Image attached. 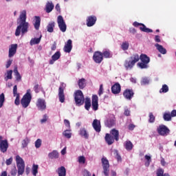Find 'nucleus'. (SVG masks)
Instances as JSON below:
<instances>
[{
  "label": "nucleus",
  "instance_id": "nucleus-1",
  "mask_svg": "<svg viewBox=\"0 0 176 176\" xmlns=\"http://www.w3.org/2000/svg\"><path fill=\"white\" fill-rule=\"evenodd\" d=\"M16 29L15 30V36H20V34L24 35L28 32V28H30V23L27 22V11L23 10L19 17L17 19Z\"/></svg>",
  "mask_w": 176,
  "mask_h": 176
},
{
  "label": "nucleus",
  "instance_id": "nucleus-2",
  "mask_svg": "<svg viewBox=\"0 0 176 176\" xmlns=\"http://www.w3.org/2000/svg\"><path fill=\"white\" fill-rule=\"evenodd\" d=\"M92 107L93 111H98V96L97 95H92V98H86L85 101V109L89 111Z\"/></svg>",
  "mask_w": 176,
  "mask_h": 176
},
{
  "label": "nucleus",
  "instance_id": "nucleus-3",
  "mask_svg": "<svg viewBox=\"0 0 176 176\" xmlns=\"http://www.w3.org/2000/svg\"><path fill=\"white\" fill-rule=\"evenodd\" d=\"M139 61L140 55H138V54H133L131 56H130L129 60H125L124 65L126 69H131V68L135 65V63H138Z\"/></svg>",
  "mask_w": 176,
  "mask_h": 176
},
{
  "label": "nucleus",
  "instance_id": "nucleus-4",
  "mask_svg": "<svg viewBox=\"0 0 176 176\" xmlns=\"http://www.w3.org/2000/svg\"><path fill=\"white\" fill-rule=\"evenodd\" d=\"M32 100V95H31V89H29L21 100V104L23 108H28V106L31 104Z\"/></svg>",
  "mask_w": 176,
  "mask_h": 176
},
{
  "label": "nucleus",
  "instance_id": "nucleus-5",
  "mask_svg": "<svg viewBox=\"0 0 176 176\" xmlns=\"http://www.w3.org/2000/svg\"><path fill=\"white\" fill-rule=\"evenodd\" d=\"M16 167L18 168V175H23L24 174V170L25 168V164L24 160L20 157V155L16 156Z\"/></svg>",
  "mask_w": 176,
  "mask_h": 176
},
{
  "label": "nucleus",
  "instance_id": "nucleus-6",
  "mask_svg": "<svg viewBox=\"0 0 176 176\" xmlns=\"http://www.w3.org/2000/svg\"><path fill=\"white\" fill-rule=\"evenodd\" d=\"M74 100L76 102V105L80 107L85 104V96L83 95V92L80 90H77L74 93Z\"/></svg>",
  "mask_w": 176,
  "mask_h": 176
},
{
  "label": "nucleus",
  "instance_id": "nucleus-7",
  "mask_svg": "<svg viewBox=\"0 0 176 176\" xmlns=\"http://www.w3.org/2000/svg\"><path fill=\"white\" fill-rule=\"evenodd\" d=\"M101 162L103 167V174L105 176H109V161H108L107 157H102Z\"/></svg>",
  "mask_w": 176,
  "mask_h": 176
},
{
  "label": "nucleus",
  "instance_id": "nucleus-8",
  "mask_svg": "<svg viewBox=\"0 0 176 176\" xmlns=\"http://www.w3.org/2000/svg\"><path fill=\"white\" fill-rule=\"evenodd\" d=\"M57 23L60 31L62 32H65V31H67V24H65V21H64V18H63V16L59 15L58 16Z\"/></svg>",
  "mask_w": 176,
  "mask_h": 176
},
{
  "label": "nucleus",
  "instance_id": "nucleus-9",
  "mask_svg": "<svg viewBox=\"0 0 176 176\" xmlns=\"http://www.w3.org/2000/svg\"><path fill=\"white\" fill-rule=\"evenodd\" d=\"M2 136H0V151L2 153H6V152H8L9 143H8V140H2Z\"/></svg>",
  "mask_w": 176,
  "mask_h": 176
},
{
  "label": "nucleus",
  "instance_id": "nucleus-10",
  "mask_svg": "<svg viewBox=\"0 0 176 176\" xmlns=\"http://www.w3.org/2000/svg\"><path fill=\"white\" fill-rule=\"evenodd\" d=\"M93 60L96 64H101L104 60L102 54L100 51H96L94 53Z\"/></svg>",
  "mask_w": 176,
  "mask_h": 176
},
{
  "label": "nucleus",
  "instance_id": "nucleus-11",
  "mask_svg": "<svg viewBox=\"0 0 176 176\" xmlns=\"http://www.w3.org/2000/svg\"><path fill=\"white\" fill-rule=\"evenodd\" d=\"M104 124L107 127H113V126L116 124V118H115V116L110 115L109 118L105 121Z\"/></svg>",
  "mask_w": 176,
  "mask_h": 176
},
{
  "label": "nucleus",
  "instance_id": "nucleus-12",
  "mask_svg": "<svg viewBox=\"0 0 176 176\" xmlns=\"http://www.w3.org/2000/svg\"><path fill=\"white\" fill-rule=\"evenodd\" d=\"M157 131L160 135H167L170 133V129L166 125H160L157 129Z\"/></svg>",
  "mask_w": 176,
  "mask_h": 176
},
{
  "label": "nucleus",
  "instance_id": "nucleus-13",
  "mask_svg": "<svg viewBox=\"0 0 176 176\" xmlns=\"http://www.w3.org/2000/svg\"><path fill=\"white\" fill-rule=\"evenodd\" d=\"M36 105L38 111H45L46 109V101H45V99L38 98Z\"/></svg>",
  "mask_w": 176,
  "mask_h": 176
},
{
  "label": "nucleus",
  "instance_id": "nucleus-14",
  "mask_svg": "<svg viewBox=\"0 0 176 176\" xmlns=\"http://www.w3.org/2000/svg\"><path fill=\"white\" fill-rule=\"evenodd\" d=\"M97 22V16L94 15H91L87 17L86 24L88 27H93L94 24Z\"/></svg>",
  "mask_w": 176,
  "mask_h": 176
},
{
  "label": "nucleus",
  "instance_id": "nucleus-15",
  "mask_svg": "<svg viewBox=\"0 0 176 176\" xmlns=\"http://www.w3.org/2000/svg\"><path fill=\"white\" fill-rule=\"evenodd\" d=\"M133 25L134 27H139V25H141L142 27L140 28V30H142L143 32H147V33L153 32V30L146 28V26L144 25V23H140L135 21L133 23Z\"/></svg>",
  "mask_w": 176,
  "mask_h": 176
},
{
  "label": "nucleus",
  "instance_id": "nucleus-16",
  "mask_svg": "<svg viewBox=\"0 0 176 176\" xmlns=\"http://www.w3.org/2000/svg\"><path fill=\"white\" fill-rule=\"evenodd\" d=\"M123 96L126 100H131L134 97V91L133 89H126L123 92Z\"/></svg>",
  "mask_w": 176,
  "mask_h": 176
},
{
  "label": "nucleus",
  "instance_id": "nucleus-17",
  "mask_svg": "<svg viewBox=\"0 0 176 176\" xmlns=\"http://www.w3.org/2000/svg\"><path fill=\"white\" fill-rule=\"evenodd\" d=\"M92 127L96 133H100L101 131V121L97 119L94 120Z\"/></svg>",
  "mask_w": 176,
  "mask_h": 176
},
{
  "label": "nucleus",
  "instance_id": "nucleus-18",
  "mask_svg": "<svg viewBox=\"0 0 176 176\" xmlns=\"http://www.w3.org/2000/svg\"><path fill=\"white\" fill-rule=\"evenodd\" d=\"M13 96L16 97L14 100L15 105H20V94L17 92V85L13 87Z\"/></svg>",
  "mask_w": 176,
  "mask_h": 176
},
{
  "label": "nucleus",
  "instance_id": "nucleus-19",
  "mask_svg": "<svg viewBox=\"0 0 176 176\" xmlns=\"http://www.w3.org/2000/svg\"><path fill=\"white\" fill-rule=\"evenodd\" d=\"M122 90V87H120V84L119 82L115 83L112 87H111V92L113 94H119Z\"/></svg>",
  "mask_w": 176,
  "mask_h": 176
},
{
  "label": "nucleus",
  "instance_id": "nucleus-20",
  "mask_svg": "<svg viewBox=\"0 0 176 176\" xmlns=\"http://www.w3.org/2000/svg\"><path fill=\"white\" fill-rule=\"evenodd\" d=\"M63 50L65 53H71V50H72V40L69 39L67 41V43L63 47Z\"/></svg>",
  "mask_w": 176,
  "mask_h": 176
},
{
  "label": "nucleus",
  "instance_id": "nucleus-21",
  "mask_svg": "<svg viewBox=\"0 0 176 176\" xmlns=\"http://www.w3.org/2000/svg\"><path fill=\"white\" fill-rule=\"evenodd\" d=\"M58 98L60 102H65V95L64 94V88L63 87H59L58 88Z\"/></svg>",
  "mask_w": 176,
  "mask_h": 176
},
{
  "label": "nucleus",
  "instance_id": "nucleus-22",
  "mask_svg": "<svg viewBox=\"0 0 176 176\" xmlns=\"http://www.w3.org/2000/svg\"><path fill=\"white\" fill-rule=\"evenodd\" d=\"M54 9V4H53V1H47L45 4V8L44 10L46 13H51Z\"/></svg>",
  "mask_w": 176,
  "mask_h": 176
},
{
  "label": "nucleus",
  "instance_id": "nucleus-23",
  "mask_svg": "<svg viewBox=\"0 0 176 176\" xmlns=\"http://www.w3.org/2000/svg\"><path fill=\"white\" fill-rule=\"evenodd\" d=\"M17 52V44H12L11 45L10 47L9 48V57H13L16 54Z\"/></svg>",
  "mask_w": 176,
  "mask_h": 176
},
{
  "label": "nucleus",
  "instance_id": "nucleus-24",
  "mask_svg": "<svg viewBox=\"0 0 176 176\" xmlns=\"http://www.w3.org/2000/svg\"><path fill=\"white\" fill-rule=\"evenodd\" d=\"M104 140L107 145H112L115 142V138L111 135V133H106Z\"/></svg>",
  "mask_w": 176,
  "mask_h": 176
},
{
  "label": "nucleus",
  "instance_id": "nucleus-25",
  "mask_svg": "<svg viewBox=\"0 0 176 176\" xmlns=\"http://www.w3.org/2000/svg\"><path fill=\"white\" fill-rule=\"evenodd\" d=\"M60 57H61V53L58 51L54 55H52V59L50 60L49 63L52 65V64H54V62L57 61V60H58Z\"/></svg>",
  "mask_w": 176,
  "mask_h": 176
},
{
  "label": "nucleus",
  "instance_id": "nucleus-26",
  "mask_svg": "<svg viewBox=\"0 0 176 176\" xmlns=\"http://www.w3.org/2000/svg\"><path fill=\"white\" fill-rule=\"evenodd\" d=\"M110 135L113 137L116 141H119V131L116 129H113L110 131Z\"/></svg>",
  "mask_w": 176,
  "mask_h": 176
},
{
  "label": "nucleus",
  "instance_id": "nucleus-27",
  "mask_svg": "<svg viewBox=\"0 0 176 176\" xmlns=\"http://www.w3.org/2000/svg\"><path fill=\"white\" fill-rule=\"evenodd\" d=\"M56 173L58 175V176H67V169H65V167L60 166L56 170Z\"/></svg>",
  "mask_w": 176,
  "mask_h": 176
},
{
  "label": "nucleus",
  "instance_id": "nucleus-28",
  "mask_svg": "<svg viewBox=\"0 0 176 176\" xmlns=\"http://www.w3.org/2000/svg\"><path fill=\"white\" fill-rule=\"evenodd\" d=\"M34 27L35 30H39V28L41 27V17L38 16H34Z\"/></svg>",
  "mask_w": 176,
  "mask_h": 176
},
{
  "label": "nucleus",
  "instance_id": "nucleus-29",
  "mask_svg": "<svg viewBox=\"0 0 176 176\" xmlns=\"http://www.w3.org/2000/svg\"><path fill=\"white\" fill-rule=\"evenodd\" d=\"M140 60L142 61V63H145L146 64H149L151 61V58L145 54H142L140 55Z\"/></svg>",
  "mask_w": 176,
  "mask_h": 176
},
{
  "label": "nucleus",
  "instance_id": "nucleus-30",
  "mask_svg": "<svg viewBox=\"0 0 176 176\" xmlns=\"http://www.w3.org/2000/svg\"><path fill=\"white\" fill-rule=\"evenodd\" d=\"M79 134L81 137H84L85 140H87L89 138V133H87V131L85 128H81L80 129Z\"/></svg>",
  "mask_w": 176,
  "mask_h": 176
},
{
  "label": "nucleus",
  "instance_id": "nucleus-31",
  "mask_svg": "<svg viewBox=\"0 0 176 176\" xmlns=\"http://www.w3.org/2000/svg\"><path fill=\"white\" fill-rule=\"evenodd\" d=\"M78 85L79 87V89H83L86 87V79L85 78H81L79 79L78 81Z\"/></svg>",
  "mask_w": 176,
  "mask_h": 176
},
{
  "label": "nucleus",
  "instance_id": "nucleus-32",
  "mask_svg": "<svg viewBox=\"0 0 176 176\" xmlns=\"http://www.w3.org/2000/svg\"><path fill=\"white\" fill-rule=\"evenodd\" d=\"M155 47H157L158 52H160V53L162 54H166V53H167V50L163 47V45H160L159 43L155 44Z\"/></svg>",
  "mask_w": 176,
  "mask_h": 176
},
{
  "label": "nucleus",
  "instance_id": "nucleus-33",
  "mask_svg": "<svg viewBox=\"0 0 176 176\" xmlns=\"http://www.w3.org/2000/svg\"><path fill=\"white\" fill-rule=\"evenodd\" d=\"M14 73L15 75L16 81L20 82L21 80V75H20V73L19 72V70L17 69V66L14 67Z\"/></svg>",
  "mask_w": 176,
  "mask_h": 176
},
{
  "label": "nucleus",
  "instance_id": "nucleus-34",
  "mask_svg": "<svg viewBox=\"0 0 176 176\" xmlns=\"http://www.w3.org/2000/svg\"><path fill=\"white\" fill-rule=\"evenodd\" d=\"M56 25V23H54V21L50 22L47 26V30L48 32H53V31H54V27Z\"/></svg>",
  "mask_w": 176,
  "mask_h": 176
},
{
  "label": "nucleus",
  "instance_id": "nucleus-35",
  "mask_svg": "<svg viewBox=\"0 0 176 176\" xmlns=\"http://www.w3.org/2000/svg\"><path fill=\"white\" fill-rule=\"evenodd\" d=\"M41 38H34L30 40V46H33V45H38L41 43Z\"/></svg>",
  "mask_w": 176,
  "mask_h": 176
},
{
  "label": "nucleus",
  "instance_id": "nucleus-36",
  "mask_svg": "<svg viewBox=\"0 0 176 176\" xmlns=\"http://www.w3.org/2000/svg\"><path fill=\"white\" fill-rule=\"evenodd\" d=\"M48 157H50V159H57L58 158V153L54 151L48 154Z\"/></svg>",
  "mask_w": 176,
  "mask_h": 176
},
{
  "label": "nucleus",
  "instance_id": "nucleus-37",
  "mask_svg": "<svg viewBox=\"0 0 176 176\" xmlns=\"http://www.w3.org/2000/svg\"><path fill=\"white\" fill-rule=\"evenodd\" d=\"M13 71L12 70H8L7 71V76L4 78L6 82H8L9 79H13Z\"/></svg>",
  "mask_w": 176,
  "mask_h": 176
},
{
  "label": "nucleus",
  "instance_id": "nucleus-38",
  "mask_svg": "<svg viewBox=\"0 0 176 176\" xmlns=\"http://www.w3.org/2000/svg\"><path fill=\"white\" fill-rule=\"evenodd\" d=\"M157 176H170L168 173H164V170L159 168L157 170Z\"/></svg>",
  "mask_w": 176,
  "mask_h": 176
},
{
  "label": "nucleus",
  "instance_id": "nucleus-39",
  "mask_svg": "<svg viewBox=\"0 0 176 176\" xmlns=\"http://www.w3.org/2000/svg\"><path fill=\"white\" fill-rule=\"evenodd\" d=\"M34 90L35 93L38 94L41 91H43V87H42L41 85H39L38 84H36L34 87ZM43 93H45V92L43 91Z\"/></svg>",
  "mask_w": 176,
  "mask_h": 176
},
{
  "label": "nucleus",
  "instance_id": "nucleus-40",
  "mask_svg": "<svg viewBox=\"0 0 176 176\" xmlns=\"http://www.w3.org/2000/svg\"><path fill=\"white\" fill-rule=\"evenodd\" d=\"M124 146L126 151H131V149H133V143L130 141H126Z\"/></svg>",
  "mask_w": 176,
  "mask_h": 176
},
{
  "label": "nucleus",
  "instance_id": "nucleus-41",
  "mask_svg": "<svg viewBox=\"0 0 176 176\" xmlns=\"http://www.w3.org/2000/svg\"><path fill=\"white\" fill-rule=\"evenodd\" d=\"M38 168H39V166L34 164L32 168V173L34 176H36L38 174Z\"/></svg>",
  "mask_w": 176,
  "mask_h": 176
},
{
  "label": "nucleus",
  "instance_id": "nucleus-42",
  "mask_svg": "<svg viewBox=\"0 0 176 176\" xmlns=\"http://www.w3.org/2000/svg\"><path fill=\"white\" fill-rule=\"evenodd\" d=\"M149 78L147 77H144L142 78L141 81H140V85L142 86H146V85H149Z\"/></svg>",
  "mask_w": 176,
  "mask_h": 176
},
{
  "label": "nucleus",
  "instance_id": "nucleus-43",
  "mask_svg": "<svg viewBox=\"0 0 176 176\" xmlns=\"http://www.w3.org/2000/svg\"><path fill=\"white\" fill-rule=\"evenodd\" d=\"M102 54V57H104V58H111L112 54H111V51L106 50L104 51Z\"/></svg>",
  "mask_w": 176,
  "mask_h": 176
},
{
  "label": "nucleus",
  "instance_id": "nucleus-44",
  "mask_svg": "<svg viewBox=\"0 0 176 176\" xmlns=\"http://www.w3.org/2000/svg\"><path fill=\"white\" fill-rule=\"evenodd\" d=\"M148 122L149 123H155V120H156V117L153 115V113H149L148 114Z\"/></svg>",
  "mask_w": 176,
  "mask_h": 176
},
{
  "label": "nucleus",
  "instance_id": "nucleus-45",
  "mask_svg": "<svg viewBox=\"0 0 176 176\" xmlns=\"http://www.w3.org/2000/svg\"><path fill=\"white\" fill-rule=\"evenodd\" d=\"M163 118L166 122H170L171 120V114L170 113H164Z\"/></svg>",
  "mask_w": 176,
  "mask_h": 176
},
{
  "label": "nucleus",
  "instance_id": "nucleus-46",
  "mask_svg": "<svg viewBox=\"0 0 176 176\" xmlns=\"http://www.w3.org/2000/svg\"><path fill=\"white\" fill-rule=\"evenodd\" d=\"M69 131H71V130H66L63 133V135H64V137H65L66 138H71L72 137V133H71Z\"/></svg>",
  "mask_w": 176,
  "mask_h": 176
},
{
  "label": "nucleus",
  "instance_id": "nucleus-47",
  "mask_svg": "<svg viewBox=\"0 0 176 176\" xmlns=\"http://www.w3.org/2000/svg\"><path fill=\"white\" fill-rule=\"evenodd\" d=\"M5 102V94L2 93L0 94V108L3 107V103Z\"/></svg>",
  "mask_w": 176,
  "mask_h": 176
},
{
  "label": "nucleus",
  "instance_id": "nucleus-48",
  "mask_svg": "<svg viewBox=\"0 0 176 176\" xmlns=\"http://www.w3.org/2000/svg\"><path fill=\"white\" fill-rule=\"evenodd\" d=\"M29 142H30V139H28V138H25L22 141V148H27V146H28Z\"/></svg>",
  "mask_w": 176,
  "mask_h": 176
},
{
  "label": "nucleus",
  "instance_id": "nucleus-49",
  "mask_svg": "<svg viewBox=\"0 0 176 176\" xmlns=\"http://www.w3.org/2000/svg\"><path fill=\"white\" fill-rule=\"evenodd\" d=\"M168 91V86L167 85H163L162 89L160 90V93H167Z\"/></svg>",
  "mask_w": 176,
  "mask_h": 176
},
{
  "label": "nucleus",
  "instance_id": "nucleus-50",
  "mask_svg": "<svg viewBox=\"0 0 176 176\" xmlns=\"http://www.w3.org/2000/svg\"><path fill=\"white\" fill-rule=\"evenodd\" d=\"M138 65L141 68V69H145L148 68V63H145L144 62L138 63Z\"/></svg>",
  "mask_w": 176,
  "mask_h": 176
},
{
  "label": "nucleus",
  "instance_id": "nucleus-51",
  "mask_svg": "<svg viewBox=\"0 0 176 176\" xmlns=\"http://www.w3.org/2000/svg\"><path fill=\"white\" fill-rule=\"evenodd\" d=\"M144 158L146 159V160H147V162H146L145 166H149L151 164V162H152L151 156L146 155L144 156Z\"/></svg>",
  "mask_w": 176,
  "mask_h": 176
},
{
  "label": "nucleus",
  "instance_id": "nucleus-52",
  "mask_svg": "<svg viewBox=\"0 0 176 176\" xmlns=\"http://www.w3.org/2000/svg\"><path fill=\"white\" fill-rule=\"evenodd\" d=\"M129 44L127 42L122 43L121 47L122 50H127L129 49Z\"/></svg>",
  "mask_w": 176,
  "mask_h": 176
},
{
  "label": "nucleus",
  "instance_id": "nucleus-53",
  "mask_svg": "<svg viewBox=\"0 0 176 176\" xmlns=\"http://www.w3.org/2000/svg\"><path fill=\"white\" fill-rule=\"evenodd\" d=\"M98 94L99 96H102V94H104V87H103L102 84H101L100 85V88H99Z\"/></svg>",
  "mask_w": 176,
  "mask_h": 176
},
{
  "label": "nucleus",
  "instance_id": "nucleus-54",
  "mask_svg": "<svg viewBox=\"0 0 176 176\" xmlns=\"http://www.w3.org/2000/svg\"><path fill=\"white\" fill-rule=\"evenodd\" d=\"M42 145V140L41 139H38L35 142V147L36 148H41V146Z\"/></svg>",
  "mask_w": 176,
  "mask_h": 176
},
{
  "label": "nucleus",
  "instance_id": "nucleus-55",
  "mask_svg": "<svg viewBox=\"0 0 176 176\" xmlns=\"http://www.w3.org/2000/svg\"><path fill=\"white\" fill-rule=\"evenodd\" d=\"M78 163H82V164H85V163H86V158L85 157V156L78 157Z\"/></svg>",
  "mask_w": 176,
  "mask_h": 176
},
{
  "label": "nucleus",
  "instance_id": "nucleus-56",
  "mask_svg": "<svg viewBox=\"0 0 176 176\" xmlns=\"http://www.w3.org/2000/svg\"><path fill=\"white\" fill-rule=\"evenodd\" d=\"M115 154L116 159H117L118 162L122 161V157L120 156V155H119V152L117 150L115 151Z\"/></svg>",
  "mask_w": 176,
  "mask_h": 176
},
{
  "label": "nucleus",
  "instance_id": "nucleus-57",
  "mask_svg": "<svg viewBox=\"0 0 176 176\" xmlns=\"http://www.w3.org/2000/svg\"><path fill=\"white\" fill-rule=\"evenodd\" d=\"M12 162H13V158L11 157L10 158L6 160V164L7 166H10V164H12Z\"/></svg>",
  "mask_w": 176,
  "mask_h": 176
},
{
  "label": "nucleus",
  "instance_id": "nucleus-58",
  "mask_svg": "<svg viewBox=\"0 0 176 176\" xmlns=\"http://www.w3.org/2000/svg\"><path fill=\"white\" fill-rule=\"evenodd\" d=\"M64 124L66 126V127H68L69 129L71 128V124L69 123V120L65 119L64 120Z\"/></svg>",
  "mask_w": 176,
  "mask_h": 176
},
{
  "label": "nucleus",
  "instance_id": "nucleus-59",
  "mask_svg": "<svg viewBox=\"0 0 176 176\" xmlns=\"http://www.w3.org/2000/svg\"><path fill=\"white\" fill-rule=\"evenodd\" d=\"M11 175H12V176L17 175V169L16 168V167H14V168L12 169Z\"/></svg>",
  "mask_w": 176,
  "mask_h": 176
},
{
  "label": "nucleus",
  "instance_id": "nucleus-60",
  "mask_svg": "<svg viewBox=\"0 0 176 176\" xmlns=\"http://www.w3.org/2000/svg\"><path fill=\"white\" fill-rule=\"evenodd\" d=\"M46 122H47V116L45 114L43 118L41 120V123H46Z\"/></svg>",
  "mask_w": 176,
  "mask_h": 176
},
{
  "label": "nucleus",
  "instance_id": "nucleus-61",
  "mask_svg": "<svg viewBox=\"0 0 176 176\" xmlns=\"http://www.w3.org/2000/svg\"><path fill=\"white\" fill-rule=\"evenodd\" d=\"M83 174H84V176H91V173H90V172H89V170L86 169L84 170Z\"/></svg>",
  "mask_w": 176,
  "mask_h": 176
},
{
  "label": "nucleus",
  "instance_id": "nucleus-62",
  "mask_svg": "<svg viewBox=\"0 0 176 176\" xmlns=\"http://www.w3.org/2000/svg\"><path fill=\"white\" fill-rule=\"evenodd\" d=\"M124 115L125 116H130V110L128 109H124Z\"/></svg>",
  "mask_w": 176,
  "mask_h": 176
},
{
  "label": "nucleus",
  "instance_id": "nucleus-63",
  "mask_svg": "<svg viewBox=\"0 0 176 176\" xmlns=\"http://www.w3.org/2000/svg\"><path fill=\"white\" fill-rule=\"evenodd\" d=\"M12 61L13 60H10V59L7 61V63H6V68H9L10 67V65H12Z\"/></svg>",
  "mask_w": 176,
  "mask_h": 176
},
{
  "label": "nucleus",
  "instance_id": "nucleus-64",
  "mask_svg": "<svg viewBox=\"0 0 176 176\" xmlns=\"http://www.w3.org/2000/svg\"><path fill=\"white\" fill-rule=\"evenodd\" d=\"M171 118H175L176 116V110H173L170 113Z\"/></svg>",
  "mask_w": 176,
  "mask_h": 176
}]
</instances>
